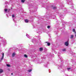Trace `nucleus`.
<instances>
[{
	"mask_svg": "<svg viewBox=\"0 0 76 76\" xmlns=\"http://www.w3.org/2000/svg\"><path fill=\"white\" fill-rule=\"evenodd\" d=\"M2 44L3 45H6V44H7V42H6V40H3V42Z\"/></svg>",
	"mask_w": 76,
	"mask_h": 76,
	"instance_id": "f257e3e1",
	"label": "nucleus"
},
{
	"mask_svg": "<svg viewBox=\"0 0 76 76\" xmlns=\"http://www.w3.org/2000/svg\"><path fill=\"white\" fill-rule=\"evenodd\" d=\"M65 44L66 46H68V45H69V42L68 41H67L65 42Z\"/></svg>",
	"mask_w": 76,
	"mask_h": 76,
	"instance_id": "f03ea898",
	"label": "nucleus"
},
{
	"mask_svg": "<svg viewBox=\"0 0 76 76\" xmlns=\"http://www.w3.org/2000/svg\"><path fill=\"white\" fill-rule=\"evenodd\" d=\"M67 71L70 72V71H71L72 70V69L70 68H69L67 69Z\"/></svg>",
	"mask_w": 76,
	"mask_h": 76,
	"instance_id": "7ed1b4c3",
	"label": "nucleus"
},
{
	"mask_svg": "<svg viewBox=\"0 0 76 76\" xmlns=\"http://www.w3.org/2000/svg\"><path fill=\"white\" fill-rule=\"evenodd\" d=\"M25 21L26 23H28V22H29V20H28L27 19L25 20Z\"/></svg>",
	"mask_w": 76,
	"mask_h": 76,
	"instance_id": "20e7f679",
	"label": "nucleus"
},
{
	"mask_svg": "<svg viewBox=\"0 0 76 76\" xmlns=\"http://www.w3.org/2000/svg\"><path fill=\"white\" fill-rule=\"evenodd\" d=\"M46 43H47L48 46H50V43H49L48 42H46Z\"/></svg>",
	"mask_w": 76,
	"mask_h": 76,
	"instance_id": "39448f33",
	"label": "nucleus"
},
{
	"mask_svg": "<svg viewBox=\"0 0 76 76\" xmlns=\"http://www.w3.org/2000/svg\"><path fill=\"white\" fill-rule=\"evenodd\" d=\"M50 16H51V17H52V18H53V16H54V14H50Z\"/></svg>",
	"mask_w": 76,
	"mask_h": 76,
	"instance_id": "423d86ee",
	"label": "nucleus"
},
{
	"mask_svg": "<svg viewBox=\"0 0 76 76\" xmlns=\"http://www.w3.org/2000/svg\"><path fill=\"white\" fill-rule=\"evenodd\" d=\"M9 2L6 1L5 2L4 4H9Z\"/></svg>",
	"mask_w": 76,
	"mask_h": 76,
	"instance_id": "0eeeda50",
	"label": "nucleus"
},
{
	"mask_svg": "<svg viewBox=\"0 0 76 76\" xmlns=\"http://www.w3.org/2000/svg\"><path fill=\"white\" fill-rule=\"evenodd\" d=\"M67 1L68 2H69H69H68V4H70V3H71V2H70V0H67Z\"/></svg>",
	"mask_w": 76,
	"mask_h": 76,
	"instance_id": "6e6552de",
	"label": "nucleus"
},
{
	"mask_svg": "<svg viewBox=\"0 0 76 76\" xmlns=\"http://www.w3.org/2000/svg\"><path fill=\"white\" fill-rule=\"evenodd\" d=\"M26 36H27V38H30V37H31L29 35L27 34H26Z\"/></svg>",
	"mask_w": 76,
	"mask_h": 76,
	"instance_id": "1a4fd4ad",
	"label": "nucleus"
},
{
	"mask_svg": "<svg viewBox=\"0 0 76 76\" xmlns=\"http://www.w3.org/2000/svg\"><path fill=\"white\" fill-rule=\"evenodd\" d=\"M74 37V36L73 35H71V37H70V38L71 39H73V37Z\"/></svg>",
	"mask_w": 76,
	"mask_h": 76,
	"instance_id": "9d476101",
	"label": "nucleus"
},
{
	"mask_svg": "<svg viewBox=\"0 0 76 76\" xmlns=\"http://www.w3.org/2000/svg\"><path fill=\"white\" fill-rule=\"evenodd\" d=\"M42 50H43V48H39V51H42Z\"/></svg>",
	"mask_w": 76,
	"mask_h": 76,
	"instance_id": "9b49d317",
	"label": "nucleus"
},
{
	"mask_svg": "<svg viewBox=\"0 0 76 76\" xmlns=\"http://www.w3.org/2000/svg\"><path fill=\"white\" fill-rule=\"evenodd\" d=\"M12 57H14V56H15V53H12Z\"/></svg>",
	"mask_w": 76,
	"mask_h": 76,
	"instance_id": "f8f14e48",
	"label": "nucleus"
},
{
	"mask_svg": "<svg viewBox=\"0 0 76 76\" xmlns=\"http://www.w3.org/2000/svg\"><path fill=\"white\" fill-rule=\"evenodd\" d=\"M62 67H63V66H60L58 67V69H61Z\"/></svg>",
	"mask_w": 76,
	"mask_h": 76,
	"instance_id": "ddd939ff",
	"label": "nucleus"
},
{
	"mask_svg": "<svg viewBox=\"0 0 76 76\" xmlns=\"http://www.w3.org/2000/svg\"><path fill=\"white\" fill-rule=\"evenodd\" d=\"M3 72V70L1 69H0V73H2Z\"/></svg>",
	"mask_w": 76,
	"mask_h": 76,
	"instance_id": "4468645a",
	"label": "nucleus"
},
{
	"mask_svg": "<svg viewBox=\"0 0 76 76\" xmlns=\"http://www.w3.org/2000/svg\"><path fill=\"white\" fill-rule=\"evenodd\" d=\"M53 9L54 10H56V9H57V7H53Z\"/></svg>",
	"mask_w": 76,
	"mask_h": 76,
	"instance_id": "2eb2a0df",
	"label": "nucleus"
},
{
	"mask_svg": "<svg viewBox=\"0 0 76 76\" xmlns=\"http://www.w3.org/2000/svg\"><path fill=\"white\" fill-rule=\"evenodd\" d=\"M24 57H28V56L26 54H25L24 55Z\"/></svg>",
	"mask_w": 76,
	"mask_h": 76,
	"instance_id": "dca6fc26",
	"label": "nucleus"
},
{
	"mask_svg": "<svg viewBox=\"0 0 76 76\" xmlns=\"http://www.w3.org/2000/svg\"><path fill=\"white\" fill-rule=\"evenodd\" d=\"M42 60H43L44 61V60H45V59H46V58L45 57H42Z\"/></svg>",
	"mask_w": 76,
	"mask_h": 76,
	"instance_id": "f3484780",
	"label": "nucleus"
},
{
	"mask_svg": "<svg viewBox=\"0 0 76 76\" xmlns=\"http://www.w3.org/2000/svg\"><path fill=\"white\" fill-rule=\"evenodd\" d=\"M62 21L63 23H66V22L64 21V20H62Z\"/></svg>",
	"mask_w": 76,
	"mask_h": 76,
	"instance_id": "a211bd4d",
	"label": "nucleus"
},
{
	"mask_svg": "<svg viewBox=\"0 0 76 76\" xmlns=\"http://www.w3.org/2000/svg\"><path fill=\"white\" fill-rule=\"evenodd\" d=\"M44 50H45V51H47V50H48L46 48H44Z\"/></svg>",
	"mask_w": 76,
	"mask_h": 76,
	"instance_id": "6ab92c4d",
	"label": "nucleus"
},
{
	"mask_svg": "<svg viewBox=\"0 0 76 76\" xmlns=\"http://www.w3.org/2000/svg\"><path fill=\"white\" fill-rule=\"evenodd\" d=\"M25 1V0H21V2L22 3H24V1Z\"/></svg>",
	"mask_w": 76,
	"mask_h": 76,
	"instance_id": "aec40b11",
	"label": "nucleus"
},
{
	"mask_svg": "<svg viewBox=\"0 0 76 76\" xmlns=\"http://www.w3.org/2000/svg\"><path fill=\"white\" fill-rule=\"evenodd\" d=\"M63 51H66V49H64L62 50Z\"/></svg>",
	"mask_w": 76,
	"mask_h": 76,
	"instance_id": "412c9836",
	"label": "nucleus"
},
{
	"mask_svg": "<svg viewBox=\"0 0 76 76\" xmlns=\"http://www.w3.org/2000/svg\"><path fill=\"white\" fill-rule=\"evenodd\" d=\"M54 56V54H51L50 55V56H51V57H54L53 56Z\"/></svg>",
	"mask_w": 76,
	"mask_h": 76,
	"instance_id": "4be33fe9",
	"label": "nucleus"
},
{
	"mask_svg": "<svg viewBox=\"0 0 76 76\" xmlns=\"http://www.w3.org/2000/svg\"><path fill=\"white\" fill-rule=\"evenodd\" d=\"M63 18V15H61L60 16V18Z\"/></svg>",
	"mask_w": 76,
	"mask_h": 76,
	"instance_id": "5701e85b",
	"label": "nucleus"
},
{
	"mask_svg": "<svg viewBox=\"0 0 76 76\" xmlns=\"http://www.w3.org/2000/svg\"><path fill=\"white\" fill-rule=\"evenodd\" d=\"M4 10H5V12H6L7 11V9H5Z\"/></svg>",
	"mask_w": 76,
	"mask_h": 76,
	"instance_id": "b1692460",
	"label": "nucleus"
},
{
	"mask_svg": "<svg viewBox=\"0 0 76 76\" xmlns=\"http://www.w3.org/2000/svg\"><path fill=\"white\" fill-rule=\"evenodd\" d=\"M44 66L46 67H47V64H45Z\"/></svg>",
	"mask_w": 76,
	"mask_h": 76,
	"instance_id": "393cba45",
	"label": "nucleus"
},
{
	"mask_svg": "<svg viewBox=\"0 0 76 76\" xmlns=\"http://www.w3.org/2000/svg\"><path fill=\"white\" fill-rule=\"evenodd\" d=\"M3 57H2L0 59V61H1L3 59Z\"/></svg>",
	"mask_w": 76,
	"mask_h": 76,
	"instance_id": "a878e982",
	"label": "nucleus"
},
{
	"mask_svg": "<svg viewBox=\"0 0 76 76\" xmlns=\"http://www.w3.org/2000/svg\"><path fill=\"white\" fill-rule=\"evenodd\" d=\"M12 18H15V15H12Z\"/></svg>",
	"mask_w": 76,
	"mask_h": 76,
	"instance_id": "bb28decb",
	"label": "nucleus"
},
{
	"mask_svg": "<svg viewBox=\"0 0 76 76\" xmlns=\"http://www.w3.org/2000/svg\"><path fill=\"white\" fill-rule=\"evenodd\" d=\"M47 28H50V26H48Z\"/></svg>",
	"mask_w": 76,
	"mask_h": 76,
	"instance_id": "cd10ccee",
	"label": "nucleus"
},
{
	"mask_svg": "<svg viewBox=\"0 0 76 76\" xmlns=\"http://www.w3.org/2000/svg\"><path fill=\"white\" fill-rule=\"evenodd\" d=\"M31 71H32V69H30V70H28V71L29 72H31Z\"/></svg>",
	"mask_w": 76,
	"mask_h": 76,
	"instance_id": "c85d7f7f",
	"label": "nucleus"
},
{
	"mask_svg": "<svg viewBox=\"0 0 76 76\" xmlns=\"http://www.w3.org/2000/svg\"><path fill=\"white\" fill-rule=\"evenodd\" d=\"M72 55H75V54L74 53L72 52Z\"/></svg>",
	"mask_w": 76,
	"mask_h": 76,
	"instance_id": "c756f323",
	"label": "nucleus"
},
{
	"mask_svg": "<svg viewBox=\"0 0 76 76\" xmlns=\"http://www.w3.org/2000/svg\"><path fill=\"white\" fill-rule=\"evenodd\" d=\"M2 57H4V53H2Z\"/></svg>",
	"mask_w": 76,
	"mask_h": 76,
	"instance_id": "7c9ffc66",
	"label": "nucleus"
},
{
	"mask_svg": "<svg viewBox=\"0 0 76 76\" xmlns=\"http://www.w3.org/2000/svg\"><path fill=\"white\" fill-rule=\"evenodd\" d=\"M7 67H10V66L9 64H7Z\"/></svg>",
	"mask_w": 76,
	"mask_h": 76,
	"instance_id": "2f4dec72",
	"label": "nucleus"
},
{
	"mask_svg": "<svg viewBox=\"0 0 76 76\" xmlns=\"http://www.w3.org/2000/svg\"><path fill=\"white\" fill-rule=\"evenodd\" d=\"M60 60H61V62H62V63H63V61H62V59H61V58H60Z\"/></svg>",
	"mask_w": 76,
	"mask_h": 76,
	"instance_id": "473e14b6",
	"label": "nucleus"
},
{
	"mask_svg": "<svg viewBox=\"0 0 76 76\" xmlns=\"http://www.w3.org/2000/svg\"><path fill=\"white\" fill-rule=\"evenodd\" d=\"M74 8V7H71V9H73V8Z\"/></svg>",
	"mask_w": 76,
	"mask_h": 76,
	"instance_id": "72a5a7b5",
	"label": "nucleus"
},
{
	"mask_svg": "<svg viewBox=\"0 0 76 76\" xmlns=\"http://www.w3.org/2000/svg\"><path fill=\"white\" fill-rule=\"evenodd\" d=\"M73 32H75V29H73Z\"/></svg>",
	"mask_w": 76,
	"mask_h": 76,
	"instance_id": "f704fd0d",
	"label": "nucleus"
},
{
	"mask_svg": "<svg viewBox=\"0 0 76 76\" xmlns=\"http://www.w3.org/2000/svg\"><path fill=\"white\" fill-rule=\"evenodd\" d=\"M62 72H65V70H63L62 71Z\"/></svg>",
	"mask_w": 76,
	"mask_h": 76,
	"instance_id": "c9c22d12",
	"label": "nucleus"
},
{
	"mask_svg": "<svg viewBox=\"0 0 76 76\" xmlns=\"http://www.w3.org/2000/svg\"><path fill=\"white\" fill-rule=\"evenodd\" d=\"M13 20H14V22H16V21L14 20V19L13 18Z\"/></svg>",
	"mask_w": 76,
	"mask_h": 76,
	"instance_id": "e433bc0d",
	"label": "nucleus"
},
{
	"mask_svg": "<svg viewBox=\"0 0 76 76\" xmlns=\"http://www.w3.org/2000/svg\"><path fill=\"white\" fill-rule=\"evenodd\" d=\"M58 57H60L61 56H60V55H58Z\"/></svg>",
	"mask_w": 76,
	"mask_h": 76,
	"instance_id": "4c0bfd02",
	"label": "nucleus"
},
{
	"mask_svg": "<svg viewBox=\"0 0 76 76\" xmlns=\"http://www.w3.org/2000/svg\"><path fill=\"white\" fill-rule=\"evenodd\" d=\"M11 75H13V73H11Z\"/></svg>",
	"mask_w": 76,
	"mask_h": 76,
	"instance_id": "58836bf2",
	"label": "nucleus"
},
{
	"mask_svg": "<svg viewBox=\"0 0 76 76\" xmlns=\"http://www.w3.org/2000/svg\"><path fill=\"white\" fill-rule=\"evenodd\" d=\"M39 31L37 32V33H39Z\"/></svg>",
	"mask_w": 76,
	"mask_h": 76,
	"instance_id": "ea45409f",
	"label": "nucleus"
},
{
	"mask_svg": "<svg viewBox=\"0 0 76 76\" xmlns=\"http://www.w3.org/2000/svg\"><path fill=\"white\" fill-rule=\"evenodd\" d=\"M7 16H8V15H7Z\"/></svg>",
	"mask_w": 76,
	"mask_h": 76,
	"instance_id": "a19ab883",
	"label": "nucleus"
}]
</instances>
